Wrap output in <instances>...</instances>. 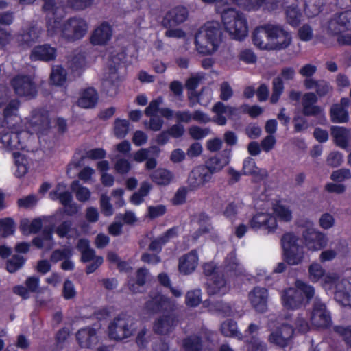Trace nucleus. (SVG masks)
<instances>
[{
  "instance_id": "obj_1",
  "label": "nucleus",
  "mask_w": 351,
  "mask_h": 351,
  "mask_svg": "<svg viewBox=\"0 0 351 351\" xmlns=\"http://www.w3.org/2000/svg\"><path fill=\"white\" fill-rule=\"evenodd\" d=\"M291 34L282 27L267 24L257 27L252 36L254 45L262 50H282L291 43Z\"/></svg>"
},
{
  "instance_id": "obj_2",
  "label": "nucleus",
  "mask_w": 351,
  "mask_h": 351,
  "mask_svg": "<svg viewBox=\"0 0 351 351\" xmlns=\"http://www.w3.org/2000/svg\"><path fill=\"white\" fill-rule=\"evenodd\" d=\"M216 11L221 14L222 24L232 38L242 40L247 37L248 25L243 13L229 8V5L223 8L221 1L217 2Z\"/></svg>"
},
{
  "instance_id": "obj_3",
  "label": "nucleus",
  "mask_w": 351,
  "mask_h": 351,
  "mask_svg": "<svg viewBox=\"0 0 351 351\" xmlns=\"http://www.w3.org/2000/svg\"><path fill=\"white\" fill-rule=\"evenodd\" d=\"M221 42V32L217 23L210 22L202 26L195 36L197 51L208 55L215 52Z\"/></svg>"
},
{
  "instance_id": "obj_4",
  "label": "nucleus",
  "mask_w": 351,
  "mask_h": 351,
  "mask_svg": "<svg viewBox=\"0 0 351 351\" xmlns=\"http://www.w3.org/2000/svg\"><path fill=\"white\" fill-rule=\"evenodd\" d=\"M296 288H289L284 291L282 295L283 306L288 309H296L304 303V298L309 301L315 294L314 288L301 280L295 282Z\"/></svg>"
},
{
  "instance_id": "obj_5",
  "label": "nucleus",
  "mask_w": 351,
  "mask_h": 351,
  "mask_svg": "<svg viewBox=\"0 0 351 351\" xmlns=\"http://www.w3.org/2000/svg\"><path fill=\"white\" fill-rule=\"evenodd\" d=\"M58 27V32L53 36L59 34L61 39L67 42H75L82 39L88 29L86 21L77 17L71 18L63 23L60 19Z\"/></svg>"
},
{
  "instance_id": "obj_6",
  "label": "nucleus",
  "mask_w": 351,
  "mask_h": 351,
  "mask_svg": "<svg viewBox=\"0 0 351 351\" xmlns=\"http://www.w3.org/2000/svg\"><path fill=\"white\" fill-rule=\"evenodd\" d=\"M281 317L276 319H269L267 323L268 330L271 332L268 337V341L280 348H285L289 346L291 341L293 335V329L287 324H281L276 329L275 323L280 324Z\"/></svg>"
},
{
  "instance_id": "obj_7",
  "label": "nucleus",
  "mask_w": 351,
  "mask_h": 351,
  "mask_svg": "<svg viewBox=\"0 0 351 351\" xmlns=\"http://www.w3.org/2000/svg\"><path fill=\"white\" fill-rule=\"evenodd\" d=\"M328 29L332 34L339 35L337 41L341 45H351V10L341 12L330 21Z\"/></svg>"
},
{
  "instance_id": "obj_8",
  "label": "nucleus",
  "mask_w": 351,
  "mask_h": 351,
  "mask_svg": "<svg viewBox=\"0 0 351 351\" xmlns=\"http://www.w3.org/2000/svg\"><path fill=\"white\" fill-rule=\"evenodd\" d=\"M108 329L111 339L122 340L133 334L135 330V320L132 316L121 313L114 319Z\"/></svg>"
},
{
  "instance_id": "obj_9",
  "label": "nucleus",
  "mask_w": 351,
  "mask_h": 351,
  "mask_svg": "<svg viewBox=\"0 0 351 351\" xmlns=\"http://www.w3.org/2000/svg\"><path fill=\"white\" fill-rule=\"evenodd\" d=\"M42 10L45 14L47 35L53 37L58 32L60 20L64 16V9L57 5L56 0H43Z\"/></svg>"
},
{
  "instance_id": "obj_10",
  "label": "nucleus",
  "mask_w": 351,
  "mask_h": 351,
  "mask_svg": "<svg viewBox=\"0 0 351 351\" xmlns=\"http://www.w3.org/2000/svg\"><path fill=\"white\" fill-rule=\"evenodd\" d=\"M11 84L19 96L33 98L37 95V86L32 76L17 75L12 79Z\"/></svg>"
},
{
  "instance_id": "obj_11",
  "label": "nucleus",
  "mask_w": 351,
  "mask_h": 351,
  "mask_svg": "<svg viewBox=\"0 0 351 351\" xmlns=\"http://www.w3.org/2000/svg\"><path fill=\"white\" fill-rule=\"evenodd\" d=\"M311 321L317 328H326L330 324V311L326 304L319 298H315L313 302Z\"/></svg>"
},
{
  "instance_id": "obj_12",
  "label": "nucleus",
  "mask_w": 351,
  "mask_h": 351,
  "mask_svg": "<svg viewBox=\"0 0 351 351\" xmlns=\"http://www.w3.org/2000/svg\"><path fill=\"white\" fill-rule=\"evenodd\" d=\"M302 238L305 246L311 251L321 250L327 245L328 241L326 234L311 227L306 228L302 232Z\"/></svg>"
},
{
  "instance_id": "obj_13",
  "label": "nucleus",
  "mask_w": 351,
  "mask_h": 351,
  "mask_svg": "<svg viewBox=\"0 0 351 351\" xmlns=\"http://www.w3.org/2000/svg\"><path fill=\"white\" fill-rule=\"evenodd\" d=\"M178 324L176 314L168 313L156 318L153 323V331L160 335H167L171 333Z\"/></svg>"
},
{
  "instance_id": "obj_14",
  "label": "nucleus",
  "mask_w": 351,
  "mask_h": 351,
  "mask_svg": "<svg viewBox=\"0 0 351 351\" xmlns=\"http://www.w3.org/2000/svg\"><path fill=\"white\" fill-rule=\"evenodd\" d=\"M212 178L210 172L204 165L195 167L189 173L187 182L191 190L197 189L208 182Z\"/></svg>"
},
{
  "instance_id": "obj_15",
  "label": "nucleus",
  "mask_w": 351,
  "mask_h": 351,
  "mask_svg": "<svg viewBox=\"0 0 351 351\" xmlns=\"http://www.w3.org/2000/svg\"><path fill=\"white\" fill-rule=\"evenodd\" d=\"M32 130L40 134H45L50 129V119L48 111L36 110L33 112L29 121Z\"/></svg>"
},
{
  "instance_id": "obj_16",
  "label": "nucleus",
  "mask_w": 351,
  "mask_h": 351,
  "mask_svg": "<svg viewBox=\"0 0 351 351\" xmlns=\"http://www.w3.org/2000/svg\"><path fill=\"white\" fill-rule=\"evenodd\" d=\"M268 291L265 288L256 287L249 293V300L252 307L258 313H265L267 310Z\"/></svg>"
},
{
  "instance_id": "obj_17",
  "label": "nucleus",
  "mask_w": 351,
  "mask_h": 351,
  "mask_svg": "<svg viewBox=\"0 0 351 351\" xmlns=\"http://www.w3.org/2000/svg\"><path fill=\"white\" fill-rule=\"evenodd\" d=\"M250 227L257 230L264 228L269 232H273L277 228V221L275 217L268 213H259L253 216L250 221Z\"/></svg>"
},
{
  "instance_id": "obj_18",
  "label": "nucleus",
  "mask_w": 351,
  "mask_h": 351,
  "mask_svg": "<svg viewBox=\"0 0 351 351\" xmlns=\"http://www.w3.org/2000/svg\"><path fill=\"white\" fill-rule=\"evenodd\" d=\"M112 36V27L108 23H102L94 29L90 40L94 45H105L111 40Z\"/></svg>"
},
{
  "instance_id": "obj_19",
  "label": "nucleus",
  "mask_w": 351,
  "mask_h": 351,
  "mask_svg": "<svg viewBox=\"0 0 351 351\" xmlns=\"http://www.w3.org/2000/svg\"><path fill=\"white\" fill-rule=\"evenodd\" d=\"M56 57V48L50 45L45 44L35 47L31 52L32 60H42L48 62L53 60Z\"/></svg>"
},
{
  "instance_id": "obj_20",
  "label": "nucleus",
  "mask_w": 351,
  "mask_h": 351,
  "mask_svg": "<svg viewBox=\"0 0 351 351\" xmlns=\"http://www.w3.org/2000/svg\"><path fill=\"white\" fill-rule=\"evenodd\" d=\"M334 288L335 299L343 305H351V285L346 279L338 278Z\"/></svg>"
},
{
  "instance_id": "obj_21",
  "label": "nucleus",
  "mask_w": 351,
  "mask_h": 351,
  "mask_svg": "<svg viewBox=\"0 0 351 351\" xmlns=\"http://www.w3.org/2000/svg\"><path fill=\"white\" fill-rule=\"evenodd\" d=\"M188 17V11L186 8L178 6L171 9L167 13L163 20L166 27L179 25L184 22Z\"/></svg>"
},
{
  "instance_id": "obj_22",
  "label": "nucleus",
  "mask_w": 351,
  "mask_h": 351,
  "mask_svg": "<svg viewBox=\"0 0 351 351\" xmlns=\"http://www.w3.org/2000/svg\"><path fill=\"white\" fill-rule=\"evenodd\" d=\"M77 341L81 348H90L97 342L95 329L86 327L79 330L76 334Z\"/></svg>"
},
{
  "instance_id": "obj_23",
  "label": "nucleus",
  "mask_w": 351,
  "mask_h": 351,
  "mask_svg": "<svg viewBox=\"0 0 351 351\" xmlns=\"http://www.w3.org/2000/svg\"><path fill=\"white\" fill-rule=\"evenodd\" d=\"M197 264V253L196 250H193L180 258L179 270L184 274H189L195 269Z\"/></svg>"
},
{
  "instance_id": "obj_24",
  "label": "nucleus",
  "mask_w": 351,
  "mask_h": 351,
  "mask_svg": "<svg viewBox=\"0 0 351 351\" xmlns=\"http://www.w3.org/2000/svg\"><path fill=\"white\" fill-rule=\"evenodd\" d=\"M239 6L247 10H254L261 7L274 9L276 0H232Z\"/></svg>"
},
{
  "instance_id": "obj_25",
  "label": "nucleus",
  "mask_w": 351,
  "mask_h": 351,
  "mask_svg": "<svg viewBox=\"0 0 351 351\" xmlns=\"http://www.w3.org/2000/svg\"><path fill=\"white\" fill-rule=\"evenodd\" d=\"M169 307L170 301L162 295H156L145 303V308L153 313L167 311Z\"/></svg>"
},
{
  "instance_id": "obj_26",
  "label": "nucleus",
  "mask_w": 351,
  "mask_h": 351,
  "mask_svg": "<svg viewBox=\"0 0 351 351\" xmlns=\"http://www.w3.org/2000/svg\"><path fill=\"white\" fill-rule=\"evenodd\" d=\"M97 101L98 94L96 90L92 87H88L84 90L77 101V104L82 108H90L95 106Z\"/></svg>"
},
{
  "instance_id": "obj_27",
  "label": "nucleus",
  "mask_w": 351,
  "mask_h": 351,
  "mask_svg": "<svg viewBox=\"0 0 351 351\" xmlns=\"http://www.w3.org/2000/svg\"><path fill=\"white\" fill-rule=\"evenodd\" d=\"M230 159L228 156L216 155L208 159L204 166L213 175L219 172L225 166L228 165Z\"/></svg>"
},
{
  "instance_id": "obj_28",
  "label": "nucleus",
  "mask_w": 351,
  "mask_h": 351,
  "mask_svg": "<svg viewBox=\"0 0 351 351\" xmlns=\"http://www.w3.org/2000/svg\"><path fill=\"white\" fill-rule=\"evenodd\" d=\"M53 231V227L45 228L42 231L40 236L35 237L32 240V243L37 248L41 249L46 247L47 249H51L53 245V237L52 233Z\"/></svg>"
},
{
  "instance_id": "obj_29",
  "label": "nucleus",
  "mask_w": 351,
  "mask_h": 351,
  "mask_svg": "<svg viewBox=\"0 0 351 351\" xmlns=\"http://www.w3.org/2000/svg\"><path fill=\"white\" fill-rule=\"evenodd\" d=\"M177 235V228H172L166 231L162 236L154 239L149 245V250L152 252H160L162 247L171 238Z\"/></svg>"
},
{
  "instance_id": "obj_30",
  "label": "nucleus",
  "mask_w": 351,
  "mask_h": 351,
  "mask_svg": "<svg viewBox=\"0 0 351 351\" xmlns=\"http://www.w3.org/2000/svg\"><path fill=\"white\" fill-rule=\"evenodd\" d=\"M194 217L197 219V223L200 226V228L196 230L193 234L194 239H197L203 234L208 233L212 229L210 223V217L205 213H200L195 215Z\"/></svg>"
},
{
  "instance_id": "obj_31",
  "label": "nucleus",
  "mask_w": 351,
  "mask_h": 351,
  "mask_svg": "<svg viewBox=\"0 0 351 351\" xmlns=\"http://www.w3.org/2000/svg\"><path fill=\"white\" fill-rule=\"evenodd\" d=\"M183 351H203V341L197 335L187 336L182 339Z\"/></svg>"
},
{
  "instance_id": "obj_32",
  "label": "nucleus",
  "mask_w": 351,
  "mask_h": 351,
  "mask_svg": "<svg viewBox=\"0 0 351 351\" xmlns=\"http://www.w3.org/2000/svg\"><path fill=\"white\" fill-rule=\"evenodd\" d=\"M304 248L301 245L284 252L285 261L291 265L300 264L304 259Z\"/></svg>"
},
{
  "instance_id": "obj_33",
  "label": "nucleus",
  "mask_w": 351,
  "mask_h": 351,
  "mask_svg": "<svg viewBox=\"0 0 351 351\" xmlns=\"http://www.w3.org/2000/svg\"><path fill=\"white\" fill-rule=\"evenodd\" d=\"M150 275L148 269L146 268H139L136 273V282L132 281L128 282L129 289L134 293L141 292L136 287V285L143 287L149 279Z\"/></svg>"
},
{
  "instance_id": "obj_34",
  "label": "nucleus",
  "mask_w": 351,
  "mask_h": 351,
  "mask_svg": "<svg viewBox=\"0 0 351 351\" xmlns=\"http://www.w3.org/2000/svg\"><path fill=\"white\" fill-rule=\"evenodd\" d=\"M173 178V174L165 169H158L151 174L152 180L158 185H168Z\"/></svg>"
},
{
  "instance_id": "obj_35",
  "label": "nucleus",
  "mask_w": 351,
  "mask_h": 351,
  "mask_svg": "<svg viewBox=\"0 0 351 351\" xmlns=\"http://www.w3.org/2000/svg\"><path fill=\"white\" fill-rule=\"evenodd\" d=\"M331 134L334 137L337 145L343 149L348 147V131L346 128L338 126L332 127Z\"/></svg>"
},
{
  "instance_id": "obj_36",
  "label": "nucleus",
  "mask_w": 351,
  "mask_h": 351,
  "mask_svg": "<svg viewBox=\"0 0 351 351\" xmlns=\"http://www.w3.org/2000/svg\"><path fill=\"white\" fill-rule=\"evenodd\" d=\"M67 77L68 71L64 67L53 68L50 75V80L56 86H62Z\"/></svg>"
},
{
  "instance_id": "obj_37",
  "label": "nucleus",
  "mask_w": 351,
  "mask_h": 351,
  "mask_svg": "<svg viewBox=\"0 0 351 351\" xmlns=\"http://www.w3.org/2000/svg\"><path fill=\"white\" fill-rule=\"evenodd\" d=\"M71 188L73 191L75 192L76 199L78 201L85 202L89 200L91 194L90 191L86 187L80 186L78 181H73Z\"/></svg>"
},
{
  "instance_id": "obj_38",
  "label": "nucleus",
  "mask_w": 351,
  "mask_h": 351,
  "mask_svg": "<svg viewBox=\"0 0 351 351\" xmlns=\"http://www.w3.org/2000/svg\"><path fill=\"white\" fill-rule=\"evenodd\" d=\"M326 0H305V13L308 17L317 15Z\"/></svg>"
},
{
  "instance_id": "obj_39",
  "label": "nucleus",
  "mask_w": 351,
  "mask_h": 351,
  "mask_svg": "<svg viewBox=\"0 0 351 351\" xmlns=\"http://www.w3.org/2000/svg\"><path fill=\"white\" fill-rule=\"evenodd\" d=\"M16 224L10 217L0 219V232L3 238L12 235L15 231Z\"/></svg>"
},
{
  "instance_id": "obj_40",
  "label": "nucleus",
  "mask_w": 351,
  "mask_h": 351,
  "mask_svg": "<svg viewBox=\"0 0 351 351\" xmlns=\"http://www.w3.org/2000/svg\"><path fill=\"white\" fill-rule=\"evenodd\" d=\"M333 122H345L348 119V113L342 106L334 105L330 110Z\"/></svg>"
},
{
  "instance_id": "obj_41",
  "label": "nucleus",
  "mask_w": 351,
  "mask_h": 351,
  "mask_svg": "<svg viewBox=\"0 0 351 351\" xmlns=\"http://www.w3.org/2000/svg\"><path fill=\"white\" fill-rule=\"evenodd\" d=\"M299 239L293 233H286L281 238V244L283 252L291 250V248L300 245Z\"/></svg>"
},
{
  "instance_id": "obj_42",
  "label": "nucleus",
  "mask_w": 351,
  "mask_h": 351,
  "mask_svg": "<svg viewBox=\"0 0 351 351\" xmlns=\"http://www.w3.org/2000/svg\"><path fill=\"white\" fill-rule=\"evenodd\" d=\"M208 307L210 311L221 313L224 316H230L232 313L231 306L222 301L210 302Z\"/></svg>"
},
{
  "instance_id": "obj_43",
  "label": "nucleus",
  "mask_w": 351,
  "mask_h": 351,
  "mask_svg": "<svg viewBox=\"0 0 351 351\" xmlns=\"http://www.w3.org/2000/svg\"><path fill=\"white\" fill-rule=\"evenodd\" d=\"M345 246V241L339 240L335 247V250H327L323 251L319 256L321 262L329 261L334 259L337 256V251H343V248Z\"/></svg>"
},
{
  "instance_id": "obj_44",
  "label": "nucleus",
  "mask_w": 351,
  "mask_h": 351,
  "mask_svg": "<svg viewBox=\"0 0 351 351\" xmlns=\"http://www.w3.org/2000/svg\"><path fill=\"white\" fill-rule=\"evenodd\" d=\"M333 330L342 337L346 346L351 349V324L348 326H335Z\"/></svg>"
},
{
  "instance_id": "obj_45",
  "label": "nucleus",
  "mask_w": 351,
  "mask_h": 351,
  "mask_svg": "<svg viewBox=\"0 0 351 351\" xmlns=\"http://www.w3.org/2000/svg\"><path fill=\"white\" fill-rule=\"evenodd\" d=\"M72 255V249L69 247H64L62 249H57L54 250L50 256V261L53 263H57L62 260L70 258Z\"/></svg>"
},
{
  "instance_id": "obj_46",
  "label": "nucleus",
  "mask_w": 351,
  "mask_h": 351,
  "mask_svg": "<svg viewBox=\"0 0 351 351\" xmlns=\"http://www.w3.org/2000/svg\"><path fill=\"white\" fill-rule=\"evenodd\" d=\"M239 60L246 64H254L257 63V56L250 49H243L238 54Z\"/></svg>"
},
{
  "instance_id": "obj_47",
  "label": "nucleus",
  "mask_w": 351,
  "mask_h": 351,
  "mask_svg": "<svg viewBox=\"0 0 351 351\" xmlns=\"http://www.w3.org/2000/svg\"><path fill=\"white\" fill-rule=\"evenodd\" d=\"M221 332L226 337H237L238 334L237 323L231 319L225 321L221 325Z\"/></svg>"
},
{
  "instance_id": "obj_48",
  "label": "nucleus",
  "mask_w": 351,
  "mask_h": 351,
  "mask_svg": "<svg viewBox=\"0 0 351 351\" xmlns=\"http://www.w3.org/2000/svg\"><path fill=\"white\" fill-rule=\"evenodd\" d=\"M202 291L199 289L189 291L186 294V304L187 306L195 307L202 301Z\"/></svg>"
},
{
  "instance_id": "obj_49",
  "label": "nucleus",
  "mask_w": 351,
  "mask_h": 351,
  "mask_svg": "<svg viewBox=\"0 0 351 351\" xmlns=\"http://www.w3.org/2000/svg\"><path fill=\"white\" fill-rule=\"evenodd\" d=\"M73 223L72 220L63 221L60 224L56 227L54 232L60 238H69V234L73 229Z\"/></svg>"
},
{
  "instance_id": "obj_50",
  "label": "nucleus",
  "mask_w": 351,
  "mask_h": 351,
  "mask_svg": "<svg viewBox=\"0 0 351 351\" xmlns=\"http://www.w3.org/2000/svg\"><path fill=\"white\" fill-rule=\"evenodd\" d=\"M309 278L312 282H317L324 276L325 270L319 263H313L308 267Z\"/></svg>"
},
{
  "instance_id": "obj_51",
  "label": "nucleus",
  "mask_w": 351,
  "mask_h": 351,
  "mask_svg": "<svg viewBox=\"0 0 351 351\" xmlns=\"http://www.w3.org/2000/svg\"><path fill=\"white\" fill-rule=\"evenodd\" d=\"M41 29L37 27H33L21 36V38H19L20 41L29 44L32 42L37 40L41 35Z\"/></svg>"
},
{
  "instance_id": "obj_52",
  "label": "nucleus",
  "mask_w": 351,
  "mask_h": 351,
  "mask_svg": "<svg viewBox=\"0 0 351 351\" xmlns=\"http://www.w3.org/2000/svg\"><path fill=\"white\" fill-rule=\"evenodd\" d=\"M25 258L20 255H14L10 259L8 260L6 269L10 273H14L19 269L23 265Z\"/></svg>"
},
{
  "instance_id": "obj_53",
  "label": "nucleus",
  "mask_w": 351,
  "mask_h": 351,
  "mask_svg": "<svg viewBox=\"0 0 351 351\" xmlns=\"http://www.w3.org/2000/svg\"><path fill=\"white\" fill-rule=\"evenodd\" d=\"M283 88V82L281 78L278 77L274 78L273 80L272 95L270 98L271 103L276 104L278 101Z\"/></svg>"
},
{
  "instance_id": "obj_54",
  "label": "nucleus",
  "mask_w": 351,
  "mask_h": 351,
  "mask_svg": "<svg viewBox=\"0 0 351 351\" xmlns=\"http://www.w3.org/2000/svg\"><path fill=\"white\" fill-rule=\"evenodd\" d=\"M226 268L228 271L241 273V267L234 252L228 254L226 258Z\"/></svg>"
},
{
  "instance_id": "obj_55",
  "label": "nucleus",
  "mask_w": 351,
  "mask_h": 351,
  "mask_svg": "<svg viewBox=\"0 0 351 351\" xmlns=\"http://www.w3.org/2000/svg\"><path fill=\"white\" fill-rule=\"evenodd\" d=\"M130 123L127 120L117 119L114 123V134L121 138L125 137L129 131Z\"/></svg>"
},
{
  "instance_id": "obj_56",
  "label": "nucleus",
  "mask_w": 351,
  "mask_h": 351,
  "mask_svg": "<svg viewBox=\"0 0 351 351\" xmlns=\"http://www.w3.org/2000/svg\"><path fill=\"white\" fill-rule=\"evenodd\" d=\"M274 210L276 216L282 221L288 222L292 219L291 211L285 206L276 205Z\"/></svg>"
},
{
  "instance_id": "obj_57",
  "label": "nucleus",
  "mask_w": 351,
  "mask_h": 351,
  "mask_svg": "<svg viewBox=\"0 0 351 351\" xmlns=\"http://www.w3.org/2000/svg\"><path fill=\"white\" fill-rule=\"evenodd\" d=\"M287 19L288 23L292 26H296L298 25L301 14L298 12L296 6L289 7L286 11Z\"/></svg>"
},
{
  "instance_id": "obj_58",
  "label": "nucleus",
  "mask_w": 351,
  "mask_h": 351,
  "mask_svg": "<svg viewBox=\"0 0 351 351\" xmlns=\"http://www.w3.org/2000/svg\"><path fill=\"white\" fill-rule=\"evenodd\" d=\"M117 160L114 163V169L119 174H125L131 169V165L130 162L123 158H119V156H116Z\"/></svg>"
},
{
  "instance_id": "obj_59",
  "label": "nucleus",
  "mask_w": 351,
  "mask_h": 351,
  "mask_svg": "<svg viewBox=\"0 0 351 351\" xmlns=\"http://www.w3.org/2000/svg\"><path fill=\"white\" fill-rule=\"evenodd\" d=\"M351 178L350 169L342 168L334 171L330 175V179L336 182H342Z\"/></svg>"
},
{
  "instance_id": "obj_60",
  "label": "nucleus",
  "mask_w": 351,
  "mask_h": 351,
  "mask_svg": "<svg viewBox=\"0 0 351 351\" xmlns=\"http://www.w3.org/2000/svg\"><path fill=\"white\" fill-rule=\"evenodd\" d=\"M77 292L73 282L66 279L62 287V296L65 300H71L76 296Z\"/></svg>"
},
{
  "instance_id": "obj_61",
  "label": "nucleus",
  "mask_w": 351,
  "mask_h": 351,
  "mask_svg": "<svg viewBox=\"0 0 351 351\" xmlns=\"http://www.w3.org/2000/svg\"><path fill=\"white\" fill-rule=\"evenodd\" d=\"M86 57L84 52L75 51L67 57L66 63L74 65H82L86 63Z\"/></svg>"
},
{
  "instance_id": "obj_62",
  "label": "nucleus",
  "mask_w": 351,
  "mask_h": 351,
  "mask_svg": "<svg viewBox=\"0 0 351 351\" xmlns=\"http://www.w3.org/2000/svg\"><path fill=\"white\" fill-rule=\"evenodd\" d=\"M247 351H267V345L257 337L253 336L247 341Z\"/></svg>"
},
{
  "instance_id": "obj_63",
  "label": "nucleus",
  "mask_w": 351,
  "mask_h": 351,
  "mask_svg": "<svg viewBox=\"0 0 351 351\" xmlns=\"http://www.w3.org/2000/svg\"><path fill=\"white\" fill-rule=\"evenodd\" d=\"M189 132L193 139L199 140L206 136L210 132V130L208 128H202L194 125L189 128Z\"/></svg>"
},
{
  "instance_id": "obj_64",
  "label": "nucleus",
  "mask_w": 351,
  "mask_h": 351,
  "mask_svg": "<svg viewBox=\"0 0 351 351\" xmlns=\"http://www.w3.org/2000/svg\"><path fill=\"white\" fill-rule=\"evenodd\" d=\"M118 83L104 80L102 82V91L110 97H114L118 92Z\"/></svg>"
}]
</instances>
